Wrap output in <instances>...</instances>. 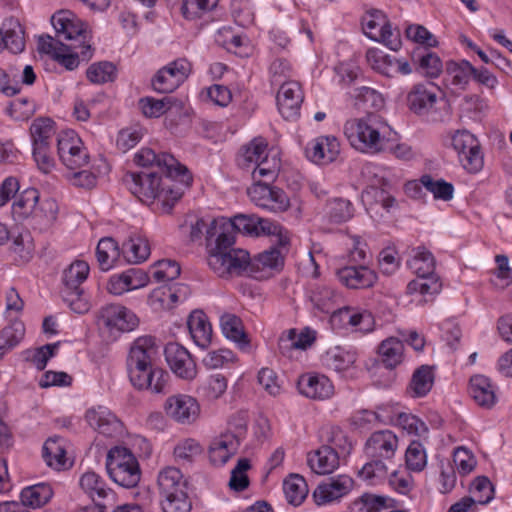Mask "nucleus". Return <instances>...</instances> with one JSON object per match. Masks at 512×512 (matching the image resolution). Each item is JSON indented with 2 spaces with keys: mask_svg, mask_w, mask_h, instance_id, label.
<instances>
[{
  "mask_svg": "<svg viewBox=\"0 0 512 512\" xmlns=\"http://www.w3.org/2000/svg\"><path fill=\"white\" fill-rule=\"evenodd\" d=\"M353 479L345 474L329 477L318 484L313 492L317 505H325L339 500L353 488Z\"/></svg>",
  "mask_w": 512,
  "mask_h": 512,
  "instance_id": "4468645a",
  "label": "nucleus"
},
{
  "mask_svg": "<svg viewBox=\"0 0 512 512\" xmlns=\"http://www.w3.org/2000/svg\"><path fill=\"white\" fill-rule=\"evenodd\" d=\"M33 139L34 160H47L46 147L48 140L54 135V122L49 118L35 119L30 127Z\"/></svg>",
  "mask_w": 512,
  "mask_h": 512,
  "instance_id": "b1692460",
  "label": "nucleus"
},
{
  "mask_svg": "<svg viewBox=\"0 0 512 512\" xmlns=\"http://www.w3.org/2000/svg\"><path fill=\"white\" fill-rule=\"evenodd\" d=\"M417 55L419 56V67L423 73L429 77H437L440 74L443 65L442 61L435 53L429 52L426 49H419ZM415 58L416 54L413 56L414 60Z\"/></svg>",
  "mask_w": 512,
  "mask_h": 512,
  "instance_id": "0e129e2a",
  "label": "nucleus"
},
{
  "mask_svg": "<svg viewBox=\"0 0 512 512\" xmlns=\"http://www.w3.org/2000/svg\"><path fill=\"white\" fill-rule=\"evenodd\" d=\"M51 23L57 33L58 38L63 42L73 41V45L80 49L83 60H89L92 57L90 32L86 29V24L78 19L72 12L62 10L55 13L51 18Z\"/></svg>",
  "mask_w": 512,
  "mask_h": 512,
  "instance_id": "0eeeda50",
  "label": "nucleus"
},
{
  "mask_svg": "<svg viewBox=\"0 0 512 512\" xmlns=\"http://www.w3.org/2000/svg\"><path fill=\"white\" fill-rule=\"evenodd\" d=\"M341 151L339 140L335 136H319L309 142L305 153L308 159L318 158L327 160H336Z\"/></svg>",
  "mask_w": 512,
  "mask_h": 512,
  "instance_id": "393cba45",
  "label": "nucleus"
},
{
  "mask_svg": "<svg viewBox=\"0 0 512 512\" xmlns=\"http://www.w3.org/2000/svg\"><path fill=\"white\" fill-rule=\"evenodd\" d=\"M24 335V324L21 321L14 320L0 331V344L10 351L21 342Z\"/></svg>",
  "mask_w": 512,
  "mask_h": 512,
  "instance_id": "052dcab7",
  "label": "nucleus"
},
{
  "mask_svg": "<svg viewBox=\"0 0 512 512\" xmlns=\"http://www.w3.org/2000/svg\"><path fill=\"white\" fill-rule=\"evenodd\" d=\"M131 193L142 203L162 201L166 212L182 198L193 183L192 172L181 162H143L139 172L127 174Z\"/></svg>",
  "mask_w": 512,
  "mask_h": 512,
  "instance_id": "f257e3e1",
  "label": "nucleus"
},
{
  "mask_svg": "<svg viewBox=\"0 0 512 512\" xmlns=\"http://www.w3.org/2000/svg\"><path fill=\"white\" fill-rule=\"evenodd\" d=\"M441 288L442 283L434 272L427 276H417L407 285V291L410 294L419 292L423 295H433L439 293Z\"/></svg>",
  "mask_w": 512,
  "mask_h": 512,
  "instance_id": "8fccbe9b",
  "label": "nucleus"
},
{
  "mask_svg": "<svg viewBox=\"0 0 512 512\" xmlns=\"http://www.w3.org/2000/svg\"><path fill=\"white\" fill-rule=\"evenodd\" d=\"M364 33L372 40L386 45L397 51L401 47L400 33L392 30L386 16L379 10L368 12L362 19Z\"/></svg>",
  "mask_w": 512,
  "mask_h": 512,
  "instance_id": "1a4fd4ad",
  "label": "nucleus"
},
{
  "mask_svg": "<svg viewBox=\"0 0 512 512\" xmlns=\"http://www.w3.org/2000/svg\"><path fill=\"white\" fill-rule=\"evenodd\" d=\"M407 265L417 276H427L435 270V259L424 247H417L412 250V257Z\"/></svg>",
  "mask_w": 512,
  "mask_h": 512,
  "instance_id": "37998d69",
  "label": "nucleus"
},
{
  "mask_svg": "<svg viewBox=\"0 0 512 512\" xmlns=\"http://www.w3.org/2000/svg\"><path fill=\"white\" fill-rule=\"evenodd\" d=\"M299 392L313 400H325L334 394V386L324 375H302L297 383Z\"/></svg>",
  "mask_w": 512,
  "mask_h": 512,
  "instance_id": "4be33fe9",
  "label": "nucleus"
},
{
  "mask_svg": "<svg viewBox=\"0 0 512 512\" xmlns=\"http://www.w3.org/2000/svg\"><path fill=\"white\" fill-rule=\"evenodd\" d=\"M98 324L110 333H123L134 330L139 319L130 309L120 304H107L98 312Z\"/></svg>",
  "mask_w": 512,
  "mask_h": 512,
  "instance_id": "9d476101",
  "label": "nucleus"
},
{
  "mask_svg": "<svg viewBox=\"0 0 512 512\" xmlns=\"http://www.w3.org/2000/svg\"><path fill=\"white\" fill-rule=\"evenodd\" d=\"M53 491L48 484L27 487L20 494L21 503L25 507L37 508L45 505L52 497Z\"/></svg>",
  "mask_w": 512,
  "mask_h": 512,
  "instance_id": "a18cd8bd",
  "label": "nucleus"
},
{
  "mask_svg": "<svg viewBox=\"0 0 512 512\" xmlns=\"http://www.w3.org/2000/svg\"><path fill=\"white\" fill-rule=\"evenodd\" d=\"M473 72L474 67L468 61L447 62L445 76L446 86L453 92L464 90Z\"/></svg>",
  "mask_w": 512,
  "mask_h": 512,
  "instance_id": "bb28decb",
  "label": "nucleus"
},
{
  "mask_svg": "<svg viewBox=\"0 0 512 512\" xmlns=\"http://www.w3.org/2000/svg\"><path fill=\"white\" fill-rule=\"evenodd\" d=\"M203 450L202 445L197 440L187 438L175 446L174 457L179 463H192L196 457L203 453Z\"/></svg>",
  "mask_w": 512,
  "mask_h": 512,
  "instance_id": "5fc2aeb1",
  "label": "nucleus"
},
{
  "mask_svg": "<svg viewBox=\"0 0 512 512\" xmlns=\"http://www.w3.org/2000/svg\"><path fill=\"white\" fill-rule=\"evenodd\" d=\"M219 0H183L181 11L186 19L201 18L216 8Z\"/></svg>",
  "mask_w": 512,
  "mask_h": 512,
  "instance_id": "4d7b16f0",
  "label": "nucleus"
},
{
  "mask_svg": "<svg viewBox=\"0 0 512 512\" xmlns=\"http://www.w3.org/2000/svg\"><path fill=\"white\" fill-rule=\"evenodd\" d=\"M227 389V379L222 374H213L198 387V392L208 400L220 398Z\"/></svg>",
  "mask_w": 512,
  "mask_h": 512,
  "instance_id": "864d4df0",
  "label": "nucleus"
},
{
  "mask_svg": "<svg viewBox=\"0 0 512 512\" xmlns=\"http://www.w3.org/2000/svg\"><path fill=\"white\" fill-rule=\"evenodd\" d=\"M80 486L92 498L94 503L102 502L105 499L113 500V491L106 487L103 479L95 472L84 473L80 478Z\"/></svg>",
  "mask_w": 512,
  "mask_h": 512,
  "instance_id": "72a5a7b5",
  "label": "nucleus"
},
{
  "mask_svg": "<svg viewBox=\"0 0 512 512\" xmlns=\"http://www.w3.org/2000/svg\"><path fill=\"white\" fill-rule=\"evenodd\" d=\"M327 216L333 223H342L352 217V207L348 200L337 198L327 204Z\"/></svg>",
  "mask_w": 512,
  "mask_h": 512,
  "instance_id": "69168bd1",
  "label": "nucleus"
},
{
  "mask_svg": "<svg viewBox=\"0 0 512 512\" xmlns=\"http://www.w3.org/2000/svg\"><path fill=\"white\" fill-rule=\"evenodd\" d=\"M66 166L65 178L76 187L93 188L96 184V173L89 167V162H71Z\"/></svg>",
  "mask_w": 512,
  "mask_h": 512,
  "instance_id": "2f4dec72",
  "label": "nucleus"
},
{
  "mask_svg": "<svg viewBox=\"0 0 512 512\" xmlns=\"http://www.w3.org/2000/svg\"><path fill=\"white\" fill-rule=\"evenodd\" d=\"M308 465L313 472L319 475L330 474L338 468L339 457L330 446H322L308 456Z\"/></svg>",
  "mask_w": 512,
  "mask_h": 512,
  "instance_id": "c756f323",
  "label": "nucleus"
},
{
  "mask_svg": "<svg viewBox=\"0 0 512 512\" xmlns=\"http://www.w3.org/2000/svg\"><path fill=\"white\" fill-rule=\"evenodd\" d=\"M220 327L223 335L235 342L240 349L249 347L248 335L244 331L242 320L235 314L225 313L220 317Z\"/></svg>",
  "mask_w": 512,
  "mask_h": 512,
  "instance_id": "7c9ffc66",
  "label": "nucleus"
},
{
  "mask_svg": "<svg viewBox=\"0 0 512 512\" xmlns=\"http://www.w3.org/2000/svg\"><path fill=\"white\" fill-rule=\"evenodd\" d=\"M469 393L477 405L490 409L496 403V394L489 378L475 375L470 379Z\"/></svg>",
  "mask_w": 512,
  "mask_h": 512,
  "instance_id": "cd10ccee",
  "label": "nucleus"
},
{
  "mask_svg": "<svg viewBox=\"0 0 512 512\" xmlns=\"http://www.w3.org/2000/svg\"><path fill=\"white\" fill-rule=\"evenodd\" d=\"M172 103V98L165 97L163 99H154L152 97L142 98L139 101L140 108L142 113L146 117H160L163 115L169 108Z\"/></svg>",
  "mask_w": 512,
  "mask_h": 512,
  "instance_id": "774afa93",
  "label": "nucleus"
},
{
  "mask_svg": "<svg viewBox=\"0 0 512 512\" xmlns=\"http://www.w3.org/2000/svg\"><path fill=\"white\" fill-rule=\"evenodd\" d=\"M368 461L359 471V477L370 485L382 483L388 476L391 461L380 458L368 457Z\"/></svg>",
  "mask_w": 512,
  "mask_h": 512,
  "instance_id": "e433bc0d",
  "label": "nucleus"
},
{
  "mask_svg": "<svg viewBox=\"0 0 512 512\" xmlns=\"http://www.w3.org/2000/svg\"><path fill=\"white\" fill-rule=\"evenodd\" d=\"M106 469L110 478L124 488H133L140 481L139 463L126 447L116 446L108 451Z\"/></svg>",
  "mask_w": 512,
  "mask_h": 512,
  "instance_id": "423d86ee",
  "label": "nucleus"
},
{
  "mask_svg": "<svg viewBox=\"0 0 512 512\" xmlns=\"http://www.w3.org/2000/svg\"><path fill=\"white\" fill-rule=\"evenodd\" d=\"M252 169V179L256 183L269 184L276 180L279 175L280 167L277 162H254Z\"/></svg>",
  "mask_w": 512,
  "mask_h": 512,
  "instance_id": "338daca9",
  "label": "nucleus"
},
{
  "mask_svg": "<svg viewBox=\"0 0 512 512\" xmlns=\"http://www.w3.org/2000/svg\"><path fill=\"white\" fill-rule=\"evenodd\" d=\"M121 250L113 238H102L96 247V257L100 268L108 271L120 257Z\"/></svg>",
  "mask_w": 512,
  "mask_h": 512,
  "instance_id": "a19ab883",
  "label": "nucleus"
},
{
  "mask_svg": "<svg viewBox=\"0 0 512 512\" xmlns=\"http://www.w3.org/2000/svg\"><path fill=\"white\" fill-rule=\"evenodd\" d=\"M439 92L433 83L415 84L407 95V105L413 113L428 116L437 103Z\"/></svg>",
  "mask_w": 512,
  "mask_h": 512,
  "instance_id": "dca6fc26",
  "label": "nucleus"
},
{
  "mask_svg": "<svg viewBox=\"0 0 512 512\" xmlns=\"http://www.w3.org/2000/svg\"><path fill=\"white\" fill-rule=\"evenodd\" d=\"M244 430L245 425H240L237 433L227 431L211 441L208 454L212 465L223 466L237 453L240 446V436Z\"/></svg>",
  "mask_w": 512,
  "mask_h": 512,
  "instance_id": "f8f14e48",
  "label": "nucleus"
},
{
  "mask_svg": "<svg viewBox=\"0 0 512 512\" xmlns=\"http://www.w3.org/2000/svg\"><path fill=\"white\" fill-rule=\"evenodd\" d=\"M158 486L162 495L171 496L172 493L186 489L187 481L178 468L169 466L159 472Z\"/></svg>",
  "mask_w": 512,
  "mask_h": 512,
  "instance_id": "c9c22d12",
  "label": "nucleus"
},
{
  "mask_svg": "<svg viewBox=\"0 0 512 512\" xmlns=\"http://www.w3.org/2000/svg\"><path fill=\"white\" fill-rule=\"evenodd\" d=\"M387 124L377 115L369 114L365 118L352 119L345 123L344 134L350 145L357 151L369 155L389 151L396 158L410 159L418 157L407 144H392L384 136Z\"/></svg>",
  "mask_w": 512,
  "mask_h": 512,
  "instance_id": "7ed1b4c3",
  "label": "nucleus"
},
{
  "mask_svg": "<svg viewBox=\"0 0 512 512\" xmlns=\"http://www.w3.org/2000/svg\"><path fill=\"white\" fill-rule=\"evenodd\" d=\"M149 282L148 275L141 269L130 268L121 274L113 275L107 289L113 295H122L125 292L145 287Z\"/></svg>",
  "mask_w": 512,
  "mask_h": 512,
  "instance_id": "412c9836",
  "label": "nucleus"
},
{
  "mask_svg": "<svg viewBox=\"0 0 512 512\" xmlns=\"http://www.w3.org/2000/svg\"><path fill=\"white\" fill-rule=\"evenodd\" d=\"M57 214V202L54 199L46 198L35 205V212L31 217L35 219L39 224L48 226L56 220Z\"/></svg>",
  "mask_w": 512,
  "mask_h": 512,
  "instance_id": "680f3d73",
  "label": "nucleus"
},
{
  "mask_svg": "<svg viewBox=\"0 0 512 512\" xmlns=\"http://www.w3.org/2000/svg\"><path fill=\"white\" fill-rule=\"evenodd\" d=\"M187 326L196 345L205 348L210 344L212 339V326L203 311H193L188 317Z\"/></svg>",
  "mask_w": 512,
  "mask_h": 512,
  "instance_id": "c85d7f7f",
  "label": "nucleus"
},
{
  "mask_svg": "<svg viewBox=\"0 0 512 512\" xmlns=\"http://www.w3.org/2000/svg\"><path fill=\"white\" fill-rule=\"evenodd\" d=\"M39 202V192L34 189L23 191L13 204V213L19 218L31 217L35 212V205Z\"/></svg>",
  "mask_w": 512,
  "mask_h": 512,
  "instance_id": "09e8293b",
  "label": "nucleus"
},
{
  "mask_svg": "<svg viewBox=\"0 0 512 512\" xmlns=\"http://www.w3.org/2000/svg\"><path fill=\"white\" fill-rule=\"evenodd\" d=\"M5 49L11 53H21L25 48L24 29L16 19H8L3 23Z\"/></svg>",
  "mask_w": 512,
  "mask_h": 512,
  "instance_id": "4c0bfd02",
  "label": "nucleus"
},
{
  "mask_svg": "<svg viewBox=\"0 0 512 512\" xmlns=\"http://www.w3.org/2000/svg\"><path fill=\"white\" fill-rule=\"evenodd\" d=\"M165 500L162 502L164 512H190L192 502L188 497L186 489L172 493L171 496L163 495Z\"/></svg>",
  "mask_w": 512,
  "mask_h": 512,
  "instance_id": "e2e57ef3",
  "label": "nucleus"
},
{
  "mask_svg": "<svg viewBox=\"0 0 512 512\" xmlns=\"http://www.w3.org/2000/svg\"><path fill=\"white\" fill-rule=\"evenodd\" d=\"M243 160H280L281 153L277 147L268 148L263 137H256L241 148Z\"/></svg>",
  "mask_w": 512,
  "mask_h": 512,
  "instance_id": "f704fd0d",
  "label": "nucleus"
},
{
  "mask_svg": "<svg viewBox=\"0 0 512 512\" xmlns=\"http://www.w3.org/2000/svg\"><path fill=\"white\" fill-rule=\"evenodd\" d=\"M145 385L134 386L139 390H150L154 393H164L169 380V374L159 367L152 366L145 370Z\"/></svg>",
  "mask_w": 512,
  "mask_h": 512,
  "instance_id": "603ef678",
  "label": "nucleus"
},
{
  "mask_svg": "<svg viewBox=\"0 0 512 512\" xmlns=\"http://www.w3.org/2000/svg\"><path fill=\"white\" fill-rule=\"evenodd\" d=\"M57 149L61 160L74 157L84 160L89 158L83 141L74 130H66L58 135Z\"/></svg>",
  "mask_w": 512,
  "mask_h": 512,
  "instance_id": "a878e982",
  "label": "nucleus"
},
{
  "mask_svg": "<svg viewBox=\"0 0 512 512\" xmlns=\"http://www.w3.org/2000/svg\"><path fill=\"white\" fill-rule=\"evenodd\" d=\"M165 411L176 422L191 424L198 418L200 406L194 397L186 394H176L167 398Z\"/></svg>",
  "mask_w": 512,
  "mask_h": 512,
  "instance_id": "f3484780",
  "label": "nucleus"
},
{
  "mask_svg": "<svg viewBox=\"0 0 512 512\" xmlns=\"http://www.w3.org/2000/svg\"><path fill=\"white\" fill-rule=\"evenodd\" d=\"M434 376L431 367L422 365L416 369L409 384V393L413 397H423L432 388Z\"/></svg>",
  "mask_w": 512,
  "mask_h": 512,
  "instance_id": "c03bdc74",
  "label": "nucleus"
},
{
  "mask_svg": "<svg viewBox=\"0 0 512 512\" xmlns=\"http://www.w3.org/2000/svg\"><path fill=\"white\" fill-rule=\"evenodd\" d=\"M469 493L472 499L480 505L489 503L494 496V488L490 480L485 476H478L471 483Z\"/></svg>",
  "mask_w": 512,
  "mask_h": 512,
  "instance_id": "6e6d98bb",
  "label": "nucleus"
},
{
  "mask_svg": "<svg viewBox=\"0 0 512 512\" xmlns=\"http://www.w3.org/2000/svg\"><path fill=\"white\" fill-rule=\"evenodd\" d=\"M422 184L430 192L434 200L448 202L454 197V186L442 178H435L430 174L422 175Z\"/></svg>",
  "mask_w": 512,
  "mask_h": 512,
  "instance_id": "49530a36",
  "label": "nucleus"
},
{
  "mask_svg": "<svg viewBox=\"0 0 512 512\" xmlns=\"http://www.w3.org/2000/svg\"><path fill=\"white\" fill-rule=\"evenodd\" d=\"M303 100V91L298 82L285 81L280 85L277 94V106L284 119H297L300 115Z\"/></svg>",
  "mask_w": 512,
  "mask_h": 512,
  "instance_id": "2eb2a0df",
  "label": "nucleus"
},
{
  "mask_svg": "<svg viewBox=\"0 0 512 512\" xmlns=\"http://www.w3.org/2000/svg\"><path fill=\"white\" fill-rule=\"evenodd\" d=\"M235 237L222 231L216 239L209 238L207 263L221 278L247 275L255 279H266L272 270L283 265L280 249L272 248L251 259L246 250L234 248Z\"/></svg>",
  "mask_w": 512,
  "mask_h": 512,
  "instance_id": "f03ea898",
  "label": "nucleus"
},
{
  "mask_svg": "<svg viewBox=\"0 0 512 512\" xmlns=\"http://www.w3.org/2000/svg\"><path fill=\"white\" fill-rule=\"evenodd\" d=\"M86 75L90 82L103 84L114 80L116 67L113 63L107 61L94 63L87 69Z\"/></svg>",
  "mask_w": 512,
  "mask_h": 512,
  "instance_id": "bf43d9fd",
  "label": "nucleus"
},
{
  "mask_svg": "<svg viewBox=\"0 0 512 512\" xmlns=\"http://www.w3.org/2000/svg\"><path fill=\"white\" fill-rule=\"evenodd\" d=\"M398 448V438L390 430H380L371 434L367 439L364 452L367 457L393 461Z\"/></svg>",
  "mask_w": 512,
  "mask_h": 512,
  "instance_id": "6ab92c4d",
  "label": "nucleus"
},
{
  "mask_svg": "<svg viewBox=\"0 0 512 512\" xmlns=\"http://www.w3.org/2000/svg\"><path fill=\"white\" fill-rule=\"evenodd\" d=\"M450 144L459 160H482L483 158L480 142L469 131H456L451 136Z\"/></svg>",
  "mask_w": 512,
  "mask_h": 512,
  "instance_id": "5701e85b",
  "label": "nucleus"
},
{
  "mask_svg": "<svg viewBox=\"0 0 512 512\" xmlns=\"http://www.w3.org/2000/svg\"><path fill=\"white\" fill-rule=\"evenodd\" d=\"M232 230L248 235V236H260V235H271L276 237L275 243L280 248H286L289 244V236L287 231L269 219L261 218L253 214H237L230 219L228 223H222L213 220L206 231V247L208 248L209 238L216 239L218 234L222 231L233 235Z\"/></svg>",
  "mask_w": 512,
  "mask_h": 512,
  "instance_id": "20e7f679",
  "label": "nucleus"
},
{
  "mask_svg": "<svg viewBox=\"0 0 512 512\" xmlns=\"http://www.w3.org/2000/svg\"><path fill=\"white\" fill-rule=\"evenodd\" d=\"M121 252L127 262L141 263L149 257L150 245L146 237L133 234L122 244Z\"/></svg>",
  "mask_w": 512,
  "mask_h": 512,
  "instance_id": "473e14b6",
  "label": "nucleus"
},
{
  "mask_svg": "<svg viewBox=\"0 0 512 512\" xmlns=\"http://www.w3.org/2000/svg\"><path fill=\"white\" fill-rule=\"evenodd\" d=\"M356 359L357 355L354 350L336 346L326 352L324 362L329 368L341 372L352 367Z\"/></svg>",
  "mask_w": 512,
  "mask_h": 512,
  "instance_id": "58836bf2",
  "label": "nucleus"
},
{
  "mask_svg": "<svg viewBox=\"0 0 512 512\" xmlns=\"http://www.w3.org/2000/svg\"><path fill=\"white\" fill-rule=\"evenodd\" d=\"M404 345L401 340L389 337L381 342L378 353L385 367L394 368L401 363L403 358Z\"/></svg>",
  "mask_w": 512,
  "mask_h": 512,
  "instance_id": "ea45409f",
  "label": "nucleus"
},
{
  "mask_svg": "<svg viewBox=\"0 0 512 512\" xmlns=\"http://www.w3.org/2000/svg\"><path fill=\"white\" fill-rule=\"evenodd\" d=\"M405 463L408 470L421 472L427 465V453L423 444L419 441H412L405 453Z\"/></svg>",
  "mask_w": 512,
  "mask_h": 512,
  "instance_id": "3c124183",
  "label": "nucleus"
},
{
  "mask_svg": "<svg viewBox=\"0 0 512 512\" xmlns=\"http://www.w3.org/2000/svg\"><path fill=\"white\" fill-rule=\"evenodd\" d=\"M283 490L288 503L294 506L300 505L308 495V485L298 474H291L284 480Z\"/></svg>",
  "mask_w": 512,
  "mask_h": 512,
  "instance_id": "79ce46f5",
  "label": "nucleus"
},
{
  "mask_svg": "<svg viewBox=\"0 0 512 512\" xmlns=\"http://www.w3.org/2000/svg\"><path fill=\"white\" fill-rule=\"evenodd\" d=\"M164 355L171 371L179 378L193 380L197 375V366L189 351L178 343H168Z\"/></svg>",
  "mask_w": 512,
  "mask_h": 512,
  "instance_id": "ddd939ff",
  "label": "nucleus"
},
{
  "mask_svg": "<svg viewBox=\"0 0 512 512\" xmlns=\"http://www.w3.org/2000/svg\"><path fill=\"white\" fill-rule=\"evenodd\" d=\"M85 420L94 430L107 437L121 435V421L105 406L91 407L86 411Z\"/></svg>",
  "mask_w": 512,
  "mask_h": 512,
  "instance_id": "a211bd4d",
  "label": "nucleus"
},
{
  "mask_svg": "<svg viewBox=\"0 0 512 512\" xmlns=\"http://www.w3.org/2000/svg\"><path fill=\"white\" fill-rule=\"evenodd\" d=\"M191 71L186 59H177L161 68L152 80V86L159 93H171L188 77Z\"/></svg>",
  "mask_w": 512,
  "mask_h": 512,
  "instance_id": "9b49d317",
  "label": "nucleus"
},
{
  "mask_svg": "<svg viewBox=\"0 0 512 512\" xmlns=\"http://www.w3.org/2000/svg\"><path fill=\"white\" fill-rule=\"evenodd\" d=\"M66 452L61 444V438H49L43 446V458L48 466L56 469L62 468L66 463Z\"/></svg>",
  "mask_w": 512,
  "mask_h": 512,
  "instance_id": "de8ad7c7",
  "label": "nucleus"
},
{
  "mask_svg": "<svg viewBox=\"0 0 512 512\" xmlns=\"http://www.w3.org/2000/svg\"><path fill=\"white\" fill-rule=\"evenodd\" d=\"M366 59L374 70L388 77L393 76L395 68L394 58L378 49L372 48L367 51Z\"/></svg>",
  "mask_w": 512,
  "mask_h": 512,
  "instance_id": "13d9d810",
  "label": "nucleus"
},
{
  "mask_svg": "<svg viewBox=\"0 0 512 512\" xmlns=\"http://www.w3.org/2000/svg\"><path fill=\"white\" fill-rule=\"evenodd\" d=\"M89 271L90 267L87 262L75 260L62 273L63 288L61 293L63 300L77 314H84L90 308L89 302L83 296L84 291L81 287L87 279Z\"/></svg>",
  "mask_w": 512,
  "mask_h": 512,
  "instance_id": "39448f33",
  "label": "nucleus"
},
{
  "mask_svg": "<svg viewBox=\"0 0 512 512\" xmlns=\"http://www.w3.org/2000/svg\"><path fill=\"white\" fill-rule=\"evenodd\" d=\"M155 354L156 347L151 337H139L133 342L127 357V370L133 386L145 385V370L153 366Z\"/></svg>",
  "mask_w": 512,
  "mask_h": 512,
  "instance_id": "6e6552de",
  "label": "nucleus"
},
{
  "mask_svg": "<svg viewBox=\"0 0 512 512\" xmlns=\"http://www.w3.org/2000/svg\"><path fill=\"white\" fill-rule=\"evenodd\" d=\"M339 281L350 289H367L377 281L375 271L365 264L348 265L336 272Z\"/></svg>",
  "mask_w": 512,
  "mask_h": 512,
  "instance_id": "aec40b11",
  "label": "nucleus"
}]
</instances>
